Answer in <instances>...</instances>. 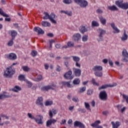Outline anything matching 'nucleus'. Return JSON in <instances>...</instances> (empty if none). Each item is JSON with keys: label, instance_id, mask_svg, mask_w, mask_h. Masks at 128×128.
Segmentation results:
<instances>
[{"label": "nucleus", "instance_id": "nucleus-1", "mask_svg": "<svg viewBox=\"0 0 128 128\" xmlns=\"http://www.w3.org/2000/svg\"><path fill=\"white\" fill-rule=\"evenodd\" d=\"M16 74L14 70L12 69V68L9 66L6 68V70L4 72V76L5 78H12V76Z\"/></svg>", "mask_w": 128, "mask_h": 128}, {"label": "nucleus", "instance_id": "nucleus-2", "mask_svg": "<svg viewBox=\"0 0 128 128\" xmlns=\"http://www.w3.org/2000/svg\"><path fill=\"white\" fill-rule=\"evenodd\" d=\"M43 14H44L43 17L44 20H50L52 24H56V21L54 20V18H56V14H54L51 13L50 15H49L48 12H44Z\"/></svg>", "mask_w": 128, "mask_h": 128}, {"label": "nucleus", "instance_id": "nucleus-3", "mask_svg": "<svg viewBox=\"0 0 128 128\" xmlns=\"http://www.w3.org/2000/svg\"><path fill=\"white\" fill-rule=\"evenodd\" d=\"M124 0H117L115 2V4L118 6V8H122V10H128V3H123Z\"/></svg>", "mask_w": 128, "mask_h": 128}, {"label": "nucleus", "instance_id": "nucleus-4", "mask_svg": "<svg viewBox=\"0 0 128 128\" xmlns=\"http://www.w3.org/2000/svg\"><path fill=\"white\" fill-rule=\"evenodd\" d=\"M74 2L77 4H78L80 8H86L88 6V2H87L86 0H74Z\"/></svg>", "mask_w": 128, "mask_h": 128}, {"label": "nucleus", "instance_id": "nucleus-5", "mask_svg": "<svg viewBox=\"0 0 128 128\" xmlns=\"http://www.w3.org/2000/svg\"><path fill=\"white\" fill-rule=\"evenodd\" d=\"M99 98L101 100H108V94L105 90L102 91L99 94Z\"/></svg>", "mask_w": 128, "mask_h": 128}, {"label": "nucleus", "instance_id": "nucleus-6", "mask_svg": "<svg viewBox=\"0 0 128 128\" xmlns=\"http://www.w3.org/2000/svg\"><path fill=\"white\" fill-rule=\"evenodd\" d=\"M42 102H44L42 96H38L35 102L36 104L42 108H44V103H42Z\"/></svg>", "mask_w": 128, "mask_h": 128}, {"label": "nucleus", "instance_id": "nucleus-7", "mask_svg": "<svg viewBox=\"0 0 128 128\" xmlns=\"http://www.w3.org/2000/svg\"><path fill=\"white\" fill-rule=\"evenodd\" d=\"M72 71L69 70L68 72H66L64 74V76L66 80H72L74 78V76H72Z\"/></svg>", "mask_w": 128, "mask_h": 128}, {"label": "nucleus", "instance_id": "nucleus-8", "mask_svg": "<svg viewBox=\"0 0 128 128\" xmlns=\"http://www.w3.org/2000/svg\"><path fill=\"white\" fill-rule=\"evenodd\" d=\"M44 119V116L41 115H38L36 116V118H34L36 124H42L44 122H42V120Z\"/></svg>", "mask_w": 128, "mask_h": 128}, {"label": "nucleus", "instance_id": "nucleus-9", "mask_svg": "<svg viewBox=\"0 0 128 128\" xmlns=\"http://www.w3.org/2000/svg\"><path fill=\"white\" fill-rule=\"evenodd\" d=\"M74 128H86V126L82 122L76 120L74 123Z\"/></svg>", "mask_w": 128, "mask_h": 128}, {"label": "nucleus", "instance_id": "nucleus-10", "mask_svg": "<svg viewBox=\"0 0 128 128\" xmlns=\"http://www.w3.org/2000/svg\"><path fill=\"white\" fill-rule=\"evenodd\" d=\"M122 54L124 56L123 58L122 59V60L123 62H128V52L126 51V50L124 49L122 52Z\"/></svg>", "mask_w": 128, "mask_h": 128}, {"label": "nucleus", "instance_id": "nucleus-11", "mask_svg": "<svg viewBox=\"0 0 128 128\" xmlns=\"http://www.w3.org/2000/svg\"><path fill=\"white\" fill-rule=\"evenodd\" d=\"M73 72L75 76L80 77V74H82V70L80 68H73Z\"/></svg>", "mask_w": 128, "mask_h": 128}, {"label": "nucleus", "instance_id": "nucleus-12", "mask_svg": "<svg viewBox=\"0 0 128 128\" xmlns=\"http://www.w3.org/2000/svg\"><path fill=\"white\" fill-rule=\"evenodd\" d=\"M116 83H114V84H106L98 88V90H104V88H114V86H116Z\"/></svg>", "mask_w": 128, "mask_h": 128}, {"label": "nucleus", "instance_id": "nucleus-13", "mask_svg": "<svg viewBox=\"0 0 128 128\" xmlns=\"http://www.w3.org/2000/svg\"><path fill=\"white\" fill-rule=\"evenodd\" d=\"M6 56L7 58L10 60H14L16 58V54L14 53H10L8 54H6Z\"/></svg>", "mask_w": 128, "mask_h": 128}, {"label": "nucleus", "instance_id": "nucleus-14", "mask_svg": "<svg viewBox=\"0 0 128 128\" xmlns=\"http://www.w3.org/2000/svg\"><path fill=\"white\" fill-rule=\"evenodd\" d=\"M34 31L36 32H38V34H44V31L42 28L38 26L34 28Z\"/></svg>", "mask_w": 128, "mask_h": 128}, {"label": "nucleus", "instance_id": "nucleus-15", "mask_svg": "<svg viewBox=\"0 0 128 128\" xmlns=\"http://www.w3.org/2000/svg\"><path fill=\"white\" fill-rule=\"evenodd\" d=\"M56 120L54 118H50L46 122V126L48 127L50 126H52V124H56Z\"/></svg>", "mask_w": 128, "mask_h": 128}, {"label": "nucleus", "instance_id": "nucleus-16", "mask_svg": "<svg viewBox=\"0 0 128 128\" xmlns=\"http://www.w3.org/2000/svg\"><path fill=\"white\" fill-rule=\"evenodd\" d=\"M70 82H72V81H68V82H62V86H66L68 87V88H74V85L71 84Z\"/></svg>", "mask_w": 128, "mask_h": 128}, {"label": "nucleus", "instance_id": "nucleus-17", "mask_svg": "<svg viewBox=\"0 0 128 128\" xmlns=\"http://www.w3.org/2000/svg\"><path fill=\"white\" fill-rule=\"evenodd\" d=\"M98 18L100 20V22L102 24L103 26H104L106 24V19L104 18V17L102 16H98Z\"/></svg>", "mask_w": 128, "mask_h": 128}, {"label": "nucleus", "instance_id": "nucleus-18", "mask_svg": "<svg viewBox=\"0 0 128 128\" xmlns=\"http://www.w3.org/2000/svg\"><path fill=\"white\" fill-rule=\"evenodd\" d=\"M111 124H112V128H118V126L122 124V123L118 121H116V122H112Z\"/></svg>", "mask_w": 128, "mask_h": 128}, {"label": "nucleus", "instance_id": "nucleus-19", "mask_svg": "<svg viewBox=\"0 0 128 128\" xmlns=\"http://www.w3.org/2000/svg\"><path fill=\"white\" fill-rule=\"evenodd\" d=\"M72 38L75 42H78L80 38V34L78 33L74 34Z\"/></svg>", "mask_w": 128, "mask_h": 128}, {"label": "nucleus", "instance_id": "nucleus-20", "mask_svg": "<svg viewBox=\"0 0 128 128\" xmlns=\"http://www.w3.org/2000/svg\"><path fill=\"white\" fill-rule=\"evenodd\" d=\"M107 8L109 10H112V12H116L118 10V8L116 5H113L112 6H108Z\"/></svg>", "mask_w": 128, "mask_h": 128}, {"label": "nucleus", "instance_id": "nucleus-21", "mask_svg": "<svg viewBox=\"0 0 128 128\" xmlns=\"http://www.w3.org/2000/svg\"><path fill=\"white\" fill-rule=\"evenodd\" d=\"M94 72H98L102 70V66H95L92 68Z\"/></svg>", "mask_w": 128, "mask_h": 128}, {"label": "nucleus", "instance_id": "nucleus-22", "mask_svg": "<svg viewBox=\"0 0 128 128\" xmlns=\"http://www.w3.org/2000/svg\"><path fill=\"white\" fill-rule=\"evenodd\" d=\"M97 32L100 36H104V34H105L106 32V30H104V29L102 28H98Z\"/></svg>", "mask_w": 128, "mask_h": 128}, {"label": "nucleus", "instance_id": "nucleus-23", "mask_svg": "<svg viewBox=\"0 0 128 128\" xmlns=\"http://www.w3.org/2000/svg\"><path fill=\"white\" fill-rule=\"evenodd\" d=\"M79 30L81 34H84V32H88V29L84 26H81L79 28Z\"/></svg>", "mask_w": 128, "mask_h": 128}, {"label": "nucleus", "instance_id": "nucleus-24", "mask_svg": "<svg viewBox=\"0 0 128 128\" xmlns=\"http://www.w3.org/2000/svg\"><path fill=\"white\" fill-rule=\"evenodd\" d=\"M72 84L74 86H78L80 84V80L78 78H76L73 81Z\"/></svg>", "mask_w": 128, "mask_h": 128}, {"label": "nucleus", "instance_id": "nucleus-25", "mask_svg": "<svg viewBox=\"0 0 128 128\" xmlns=\"http://www.w3.org/2000/svg\"><path fill=\"white\" fill-rule=\"evenodd\" d=\"M110 26H111V28H113L114 30H115L116 34H118V32H120V30H118V28L116 26V24H114V23H112L110 24Z\"/></svg>", "mask_w": 128, "mask_h": 128}, {"label": "nucleus", "instance_id": "nucleus-26", "mask_svg": "<svg viewBox=\"0 0 128 128\" xmlns=\"http://www.w3.org/2000/svg\"><path fill=\"white\" fill-rule=\"evenodd\" d=\"M68 58H68V57H64V64L66 68H68V66H70V64H68Z\"/></svg>", "mask_w": 128, "mask_h": 128}, {"label": "nucleus", "instance_id": "nucleus-27", "mask_svg": "<svg viewBox=\"0 0 128 128\" xmlns=\"http://www.w3.org/2000/svg\"><path fill=\"white\" fill-rule=\"evenodd\" d=\"M12 90L14 92H20V90H22V88L19 86H16L12 88Z\"/></svg>", "mask_w": 128, "mask_h": 128}, {"label": "nucleus", "instance_id": "nucleus-28", "mask_svg": "<svg viewBox=\"0 0 128 128\" xmlns=\"http://www.w3.org/2000/svg\"><path fill=\"white\" fill-rule=\"evenodd\" d=\"M16 34H18V32H16V31L14 30H11V36L12 40H14V38H16Z\"/></svg>", "mask_w": 128, "mask_h": 128}, {"label": "nucleus", "instance_id": "nucleus-29", "mask_svg": "<svg viewBox=\"0 0 128 128\" xmlns=\"http://www.w3.org/2000/svg\"><path fill=\"white\" fill-rule=\"evenodd\" d=\"M120 39L122 42H124V40H128V34H126V30H124L123 36L120 38Z\"/></svg>", "mask_w": 128, "mask_h": 128}, {"label": "nucleus", "instance_id": "nucleus-30", "mask_svg": "<svg viewBox=\"0 0 128 128\" xmlns=\"http://www.w3.org/2000/svg\"><path fill=\"white\" fill-rule=\"evenodd\" d=\"M18 80L20 82H26V76L24 74H20L18 76Z\"/></svg>", "mask_w": 128, "mask_h": 128}, {"label": "nucleus", "instance_id": "nucleus-31", "mask_svg": "<svg viewBox=\"0 0 128 128\" xmlns=\"http://www.w3.org/2000/svg\"><path fill=\"white\" fill-rule=\"evenodd\" d=\"M100 124V120H97L94 123L91 124V126L92 128H96V126H98Z\"/></svg>", "mask_w": 128, "mask_h": 128}, {"label": "nucleus", "instance_id": "nucleus-32", "mask_svg": "<svg viewBox=\"0 0 128 128\" xmlns=\"http://www.w3.org/2000/svg\"><path fill=\"white\" fill-rule=\"evenodd\" d=\"M0 14L1 16H4V18H8L10 16L8 14L4 12V10H2V8H0Z\"/></svg>", "mask_w": 128, "mask_h": 128}, {"label": "nucleus", "instance_id": "nucleus-33", "mask_svg": "<svg viewBox=\"0 0 128 128\" xmlns=\"http://www.w3.org/2000/svg\"><path fill=\"white\" fill-rule=\"evenodd\" d=\"M94 74L98 78H102V72L101 71H96L94 72Z\"/></svg>", "mask_w": 128, "mask_h": 128}, {"label": "nucleus", "instance_id": "nucleus-34", "mask_svg": "<svg viewBox=\"0 0 128 128\" xmlns=\"http://www.w3.org/2000/svg\"><path fill=\"white\" fill-rule=\"evenodd\" d=\"M41 24H42V26H44V27L50 26V24L48 22H47L46 21H42L41 22Z\"/></svg>", "mask_w": 128, "mask_h": 128}, {"label": "nucleus", "instance_id": "nucleus-35", "mask_svg": "<svg viewBox=\"0 0 128 128\" xmlns=\"http://www.w3.org/2000/svg\"><path fill=\"white\" fill-rule=\"evenodd\" d=\"M52 88L51 86H44L42 88L41 90H46L48 91V90H50Z\"/></svg>", "mask_w": 128, "mask_h": 128}, {"label": "nucleus", "instance_id": "nucleus-36", "mask_svg": "<svg viewBox=\"0 0 128 128\" xmlns=\"http://www.w3.org/2000/svg\"><path fill=\"white\" fill-rule=\"evenodd\" d=\"M72 58L73 60L75 62H80V58L78 56H72Z\"/></svg>", "mask_w": 128, "mask_h": 128}, {"label": "nucleus", "instance_id": "nucleus-37", "mask_svg": "<svg viewBox=\"0 0 128 128\" xmlns=\"http://www.w3.org/2000/svg\"><path fill=\"white\" fill-rule=\"evenodd\" d=\"M100 24L96 21L94 20L92 22V26H98Z\"/></svg>", "mask_w": 128, "mask_h": 128}, {"label": "nucleus", "instance_id": "nucleus-38", "mask_svg": "<svg viewBox=\"0 0 128 128\" xmlns=\"http://www.w3.org/2000/svg\"><path fill=\"white\" fill-rule=\"evenodd\" d=\"M97 40L98 42H102L104 40V36L98 34V38H97Z\"/></svg>", "mask_w": 128, "mask_h": 128}, {"label": "nucleus", "instance_id": "nucleus-39", "mask_svg": "<svg viewBox=\"0 0 128 128\" xmlns=\"http://www.w3.org/2000/svg\"><path fill=\"white\" fill-rule=\"evenodd\" d=\"M88 35H84L82 37V42H88Z\"/></svg>", "mask_w": 128, "mask_h": 128}, {"label": "nucleus", "instance_id": "nucleus-40", "mask_svg": "<svg viewBox=\"0 0 128 128\" xmlns=\"http://www.w3.org/2000/svg\"><path fill=\"white\" fill-rule=\"evenodd\" d=\"M53 104V102L52 100H50V101H48V100H47L45 102V106H52V104Z\"/></svg>", "mask_w": 128, "mask_h": 128}, {"label": "nucleus", "instance_id": "nucleus-41", "mask_svg": "<svg viewBox=\"0 0 128 128\" xmlns=\"http://www.w3.org/2000/svg\"><path fill=\"white\" fill-rule=\"evenodd\" d=\"M86 86H84L81 88H80V90L78 91V92L79 94H82V93L84 92H86Z\"/></svg>", "mask_w": 128, "mask_h": 128}, {"label": "nucleus", "instance_id": "nucleus-42", "mask_svg": "<svg viewBox=\"0 0 128 128\" xmlns=\"http://www.w3.org/2000/svg\"><path fill=\"white\" fill-rule=\"evenodd\" d=\"M14 39H12V38L11 40L8 42L7 44L8 46H12L14 44Z\"/></svg>", "mask_w": 128, "mask_h": 128}, {"label": "nucleus", "instance_id": "nucleus-43", "mask_svg": "<svg viewBox=\"0 0 128 128\" xmlns=\"http://www.w3.org/2000/svg\"><path fill=\"white\" fill-rule=\"evenodd\" d=\"M22 68L24 72H28L30 70V68L28 67V66H22Z\"/></svg>", "mask_w": 128, "mask_h": 128}, {"label": "nucleus", "instance_id": "nucleus-44", "mask_svg": "<svg viewBox=\"0 0 128 128\" xmlns=\"http://www.w3.org/2000/svg\"><path fill=\"white\" fill-rule=\"evenodd\" d=\"M63 2L66 4H72V0H64Z\"/></svg>", "mask_w": 128, "mask_h": 128}, {"label": "nucleus", "instance_id": "nucleus-45", "mask_svg": "<svg viewBox=\"0 0 128 128\" xmlns=\"http://www.w3.org/2000/svg\"><path fill=\"white\" fill-rule=\"evenodd\" d=\"M84 104L86 108L88 110H90V104H88V103H86V102H85Z\"/></svg>", "mask_w": 128, "mask_h": 128}, {"label": "nucleus", "instance_id": "nucleus-46", "mask_svg": "<svg viewBox=\"0 0 128 128\" xmlns=\"http://www.w3.org/2000/svg\"><path fill=\"white\" fill-rule=\"evenodd\" d=\"M122 98H124V100H126V104H128V96L123 94Z\"/></svg>", "mask_w": 128, "mask_h": 128}, {"label": "nucleus", "instance_id": "nucleus-47", "mask_svg": "<svg viewBox=\"0 0 128 128\" xmlns=\"http://www.w3.org/2000/svg\"><path fill=\"white\" fill-rule=\"evenodd\" d=\"M68 46H69V48H72L74 46V43L72 42H68L67 43Z\"/></svg>", "mask_w": 128, "mask_h": 128}, {"label": "nucleus", "instance_id": "nucleus-48", "mask_svg": "<svg viewBox=\"0 0 128 128\" xmlns=\"http://www.w3.org/2000/svg\"><path fill=\"white\" fill-rule=\"evenodd\" d=\"M78 112H82V113H84L86 112V109H84V108L82 109V108H78Z\"/></svg>", "mask_w": 128, "mask_h": 128}, {"label": "nucleus", "instance_id": "nucleus-49", "mask_svg": "<svg viewBox=\"0 0 128 128\" xmlns=\"http://www.w3.org/2000/svg\"><path fill=\"white\" fill-rule=\"evenodd\" d=\"M92 92H94L92 90L88 89L87 92V94L88 96H90L91 94H92Z\"/></svg>", "mask_w": 128, "mask_h": 128}, {"label": "nucleus", "instance_id": "nucleus-50", "mask_svg": "<svg viewBox=\"0 0 128 128\" xmlns=\"http://www.w3.org/2000/svg\"><path fill=\"white\" fill-rule=\"evenodd\" d=\"M26 84H28L27 86L28 88H32V82L30 81H27Z\"/></svg>", "mask_w": 128, "mask_h": 128}, {"label": "nucleus", "instance_id": "nucleus-51", "mask_svg": "<svg viewBox=\"0 0 128 128\" xmlns=\"http://www.w3.org/2000/svg\"><path fill=\"white\" fill-rule=\"evenodd\" d=\"M65 14H67V16H72V12L71 11L70 12L66 11Z\"/></svg>", "mask_w": 128, "mask_h": 128}, {"label": "nucleus", "instance_id": "nucleus-52", "mask_svg": "<svg viewBox=\"0 0 128 128\" xmlns=\"http://www.w3.org/2000/svg\"><path fill=\"white\" fill-rule=\"evenodd\" d=\"M28 116L29 118H31V120H34L35 118L32 117V115L30 113H28Z\"/></svg>", "mask_w": 128, "mask_h": 128}, {"label": "nucleus", "instance_id": "nucleus-53", "mask_svg": "<svg viewBox=\"0 0 128 128\" xmlns=\"http://www.w3.org/2000/svg\"><path fill=\"white\" fill-rule=\"evenodd\" d=\"M37 54V52L36 50H33L32 53H31V55L32 56H36Z\"/></svg>", "mask_w": 128, "mask_h": 128}, {"label": "nucleus", "instance_id": "nucleus-54", "mask_svg": "<svg viewBox=\"0 0 128 128\" xmlns=\"http://www.w3.org/2000/svg\"><path fill=\"white\" fill-rule=\"evenodd\" d=\"M49 116L50 118H52V117L54 116V114L52 110H49Z\"/></svg>", "mask_w": 128, "mask_h": 128}, {"label": "nucleus", "instance_id": "nucleus-55", "mask_svg": "<svg viewBox=\"0 0 128 128\" xmlns=\"http://www.w3.org/2000/svg\"><path fill=\"white\" fill-rule=\"evenodd\" d=\"M72 100L73 102H78V98L76 97H73V98H72Z\"/></svg>", "mask_w": 128, "mask_h": 128}, {"label": "nucleus", "instance_id": "nucleus-56", "mask_svg": "<svg viewBox=\"0 0 128 128\" xmlns=\"http://www.w3.org/2000/svg\"><path fill=\"white\" fill-rule=\"evenodd\" d=\"M42 75H38L37 77V80L38 82L42 80Z\"/></svg>", "mask_w": 128, "mask_h": 128}, {"label": "nucleus", "instance_id": "nucleus-57", "mask_svg": "<svg viewBox=\"0 0 128 128\" xmlns=\"http://www.w3.org/2000/svg\"><path fill=\"white\" fill-rule=\"evenodd\" d=\"M92 82L94 86H98V83L96 82V80H94V78H92Z\"/></svg>", "mask_w": 128, "mask_h": 128}, {"label": "nucleus", "instance_id": "nucleus-58", "mask_svg": "<svg viewBox=\"0 0 128 128\" xmlns=\"http://www.w3.org/2000/svg\"><path fill=\"white\" fill-rule=\"evenodd\" d=\"M44 67L45 70H48V68H50V66H48V64L45 63L44 64Z\"/></svg>", "mask_w": 128, "mask_h": 128}, {"label": "nucleus", "instance_id": "nucleus-59", "mask_svg": "<svg viewBox=\"0 0 128 128\" xmlns=\"http://www.w3.org/2000/svg\"><path fill=\"white\" fill-rule=\"evenodd\" d=\"M108 64L110 66H112L114 65V62H112V60L110 59L108 60Z\"/></svg>", "mask_w": 128, "mask_h": 128}, {"label": "nucleus", "instance_id": "nucleus-60", "mask_svg": "<svg viewBox=\"0 0 128 128\" xmlns=\"http://www.w3.org/2000/svg\"><path fill=\"white\" fill-rule=\"evenodd\" d=\"M61 70H62V68H60V66H56V70L57 72H60Z\"/></svg>", "mask_w": 128, "mask_h": 128}, {"label": "nucleus", "instance_id": "nucleus-61", "mask_svg": "<svg viewBox=\"0 0 128 128\" xmlns=\"http://www.w3.org/2000/svg\"><path fill=\"white\" fill-rule=\"evenodd\" d=\"M96 12H97L98 14H102L104 12L100 9H98L96 10Z\"/></svg>", "mask_w": 128, "mask_h": 128}, {"label": "nucleus", "instance_id": "nucleus-62", "mask_svg": "<svg viewBox=\"0 0 128 128\" xmlns=\"http://www.w3.org/2000/svg\"><path fill=\"white\" fill-rule=\"evenodd\" d=\"M102 114H103L104 116H108V111H104L102 112Z\"/></svg>", "mask_w": 128, "mask_h": 128}, {"label": "nucleus", "instance_id": "nucleus-63", "mask_svg": "<svg viewBox=\"0 0 128 128\" xmlns=\"http://www.w3.org/2000/svg\"><path fill=\"white\" fill-rule=\"evenodd\" d=\"M52 112L54 114H58V110H56L54 108H52Z\"/></svg>", "mask_w": 128, "mask_h": 128}, {"label": "nucleus", "instance_id": "nucleus-64", "mask_svg": "<svg viewBox=\"0 0 128 128\" xmlns=\"http://www.w3.org/2000/svg\"><path fill=\"white\" fill-rule=\"evenodd\" d=\"M77 68H80V64L78 62H76L75 64Z\"/></svg>", "mask_w": 128, "mask_h": 128}]
</instances>
